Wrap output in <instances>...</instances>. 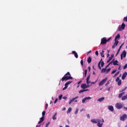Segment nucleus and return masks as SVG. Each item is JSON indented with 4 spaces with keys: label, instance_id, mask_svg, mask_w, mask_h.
I'll return each instance as SVG.
<instances>
[{
    "label": "nucleus",
    "instance_id": "nucleus-56",
    "mask_svg": "<svg viewBox=\"0 0 127 127\" xmlns=\"http://www.w3.org/2000/svg\"><path fill=\"white\" fill-rule=\"evenodd\" d=\"M110 66V64H108V65H107L106 66V67H105V68H106L107 69V68H108V67H109Z\"/></svg>",
    "mask_w": 127,
    "mask_h": 127
},
{
    "label": "nucleus",
    "instance_id": "nucleus-59",
    "mask_svg": "<svg viewBox=\"0 0 127 127\" xmlns=\"http://www.w3.org/2000/svg\"><path fill=\"white\" fill-rule=\"evenodd\" d=\"M119 53H120V52L118 51L116 55V56H118Z\"/></svg>",
    "mask_w": 127,
    "mask_h": 127
},
{
    "label": "nucleus",
    "instance_id": "nucleus-4",
    "mask_svg": "<svg viewBox=\"0 0 127 127\" xmlns=\"http://www.w3.org/2000/svg\"><path fill=\"white\" fill-rule=\"evenodd\" d=\"M125 27H126V24H125V23H123L122 24L121 26L119 27V31H122V30H124V29H125Z\"/></svg>",
    "mask_w": 127,
    "mask_h": 127
},
{
    "label": "nucleus",
    "instance_id": "nucleus-5",
    "mask_svg": "<svg viewBox=\"0 0 127 127\" xmlns=\"http://www.w3.org/2000/svg\"><path fill=\"white\" fill-rule=\"evenodd\" d=\"M78 98H79V97L76 96V97H75L72 98V99H70V100H69V105H70L71 103H72V102H74H74H75V103L77 102H78V101L75 100L77 99H78Z\"/></svg>",
    "mask_w": 127,
    "mask_h": 127
},
{
    "label": "nucleus",
    "instance_id": "nucleus-39",
    "mask_svg": "<svg viewBox=\"0 0 127 127\" xmlns=\"http://www.w3.org/2000/svg\"><path fill=\"white\" fill-rule=\"evenodd\" d=\"M45 111H44L43 112H42V117H45Z\"/></svg>",
    "mask_w": 127,
    "mask_h": 127
},
{
    "label": "nucleus",
    "instance_id": "nucleus-6",
    "mask_svg": "<svg viewBox=\"0 0 127 127\" xmlns=\"http://www.w3.org/2000/svg\"><path fill=\"white\" fill-rule=\"evenodd\" d=\"M115 106L118 110H120V109L123 108V105H122V103H117Z\"/></svg>",
    "mask_w": 127,
    "mask_h": 127
},
{
    "label": "nucleus",
    "instance_id": "nucleus-50",
    "mask_svg": "<svg viewBox=\"0 0 127 127\" xmlns=\"http://www.w3.org/2000/svg\"><path fill=\"white\" fill-rule=\"evenodd\" d=\"M58 101V99L56 98V100L54 101V103L56 104V103H57V101Z\"/></svg>",
    "mask_w": 127,
    "mask_h": 127
},
{
    "label": "nucleus",
    "instance_id": "nucleus-40",
    "mask_svg": "<svg viewBox=\"0 0 127 127\" xmlns=\"http://www.w3.org/2000/svg\"><path fill=\"white\" fill-rule=\"evenodd\" d=\"M49 125H50V122H48V123H47V124H46L45 127H48V126H49Z\"/></svg>",
    "mask_w": 127,
    "mask_h": 127
},
{
    "label": "nucleus",
    "instance_id": "nucleus-58",
    "mask_svg": "<svg viewBox=\"0 0 127 127\" xmlns=\"http://www.w3.org/2000/svg\"><path fill=\"white\" fill-rule=\"evenodd\" d=\"M41 123H42V122L41 121H39L38 122V125H40V124H41Z\"/></svg>",
    "mask_w": 127,
    "mask_h": 127
},
{
    "label": "nucleus",
    "instance_id": "nucleus-17",
    "mask_svg": "<svg viewBox=\"0 0 127 127\" xmlns=\"http://www.w3.org/2000/svg\"><path fill=\"white\" fill-rule=\"evenodd\" d=\"M72 54H74V57H75V58H78V54H77L76 51H73L72 52Z\"/></svg>",
    "mask_w": 127,
    "mask_h": 127
},
{
    "label": "nucleus",
    "instance_id": "nucleus-35",
    "mask_svg": "<svg viewBox=\"0 0 127 127\" xmlns=\"http://www.w3.org/2000/svg\"><path fill=\"white\" fill-rule=\"evenodd\" d=\"M127 64H126L125 66L123 67L124 70H125V69H127Z\"/></svg>",
    "mask_w": 127,
    "mask_h": 127
},
{
    "label": "nucleus",
    "instance_id": "nucleus-37",
    "mask_svg": "<svg viewBox=\"0 0 127 127\" xmlns=\"http://www.w3.org/2000/svg\"><path fill=\"white\" fill-rule=\"evenodd\" d=\"M104 65H105V63L103 61L101 62V67H103Z\"/></svg>",
    "mask_w": 127,
    "mask_h": 127
},
{
    "label": "nucleus",
    "instance_id": "nucleus-53",
    "mask_svg": "<svg viewBox=\"0 0 127 127\" xmlns=\"http://www.w3.org/2000/svg\"><path fill=\"white\" fill-rule=\"evenodd\" d=\"M90 83H91V81H89V80H86V83L87 84H90Z\"/></svg>",
    "mask_w": 127,
    "mask_h": 127
},
{
    "label": "nucleus",
    "instance_id": "nucleus-63",
    "mask_svg": "<svg viewBox=\"0 0 127 127\" xmlns=\"http://www.w3.org/2000/svg\"><path fill=\"white\" fill-rule=\"evenodd\" d=\"M123 47V45H121L120 46L119 49H122V48Z\"/></svg>",
    "mask_w": 127,
    "mask_h": 127
},
{
    "label": "nucleus",
    "instance_id": "nucleus-16",
    "mask_svg": "<svg viewBox=\"0 0 127 127\" xmlns=\"http://www.w3.org/2000/svg\"><path fill=\"white\" fill-rule=\"evenodd\" d=\"M108 109L109 111H111V112H114V107L113 106H109L108 107Z\"/></svg>",
    "mask_w": 127,
    "mask_h": 127
},
{
    "label": "nucleus",
    "instance_id": "nucleus-54",
    "mask_svg": "<svg viewBox=\"0 0 127 127\" xmlns=\"http://www.w3.org/2000/svg\"><path fill=\"white\" fill-rule=\"evenodd\" d=\"M63 99H64V100H66L67 99V97L66 96H64Z\"/></svg>",
    "mask_w": 127,
    "mask_h": 127
},
{
    "label": "nucleus",
    "instance_id": "nucleus-48",
    "mask_svg": "<svg viewBox=\"0 0 127 127\" xmlns=\"http://www.w3.org/2000/svg\"><path fill=\"white\" fill-rule=\"evenodd\" d=\"M86 101H87V100H86V98H84V99H83L82 100V102L83 103H85V102H86Z\"/></svg>",
    "mask_w": 127,
    "mask_h": 127
},
{
    "label": "nucleus",
    "instance_id": "nucleus-19",
    "mask_svg": "<svg viewBox=\"0 0 127 127\" xmlns=\"http://www.w3.org/2000/svg\"><path fill=\"white\" fill-rule=\"evenodd\" d=\"M87 62L88 64H90V63L92 62V58H91V57H89L87 59Z\"/></svg>",
    "mask_w": 127,
    "mask_h": 127
},
{
    "label": "nucleus",
    "instance_id": "nucleus-38",
    "mask_svg": "<svg viewBox=\"0 0 127 127\" xmlns=\"http://www.w3.org/2000/svg\"><path fill=\"white\" fill-rule=\"evenodd\" d=\"M111 39H112V37H110L107 40L106 39V42H109V41H110Z\"/></svg>",
    "mask_w": 127,
    "mask_h": 127
},
{
    "label": "nucleus",
    "instance_id": "nucleus-41",
    "mask_svg": "<svg viewBox=\"0 0 127 127\" xmlns=\"http://www.w3.org/2000/svg\"><path fill=\"white\" fill-rule=\"evenodd\" d=\"M85 99L87 101V100H91V99H92V98L91 97H88L85 98Z\"/></svg>",
    "mask_w": 127,
    "mask_h": 127
},
{
    "label": "nucleus",
    "instance_id": "nucleus-46",
    "mask_svg": "<svg viewBox=\"0 0 127 127\" xmlns=\"http://www.w3.org/2000/svg\"><path fill=\"white\" fill-rule=\"evenodd\" d=\"M47 108H48V104L45 105V110H47Z\"/></svg>",
    "mask_w": 127,
    "mask_h": 127
},
{
    "label": "nucleus",
    "instance_id": "nucleus-36",
    "mask_svg": "<svg viewBox=\"0 0 127 127\" xmlns=\"http://www.w3.org/2000/svg\"><path fill=\"white\" fill-rule=\"evenodd\" d=\"M116 72H117V69H115V70H113L112 72H111V74H115V73H116Z\"/></svg>",
    "mask_w": 127,
    "mask_h": 127
},
{
    "label": "nucleus",
    "instance_id": "nucleus-8",
    "mask_svg": "<svg viewBox=\"0 0 127 127\" xmlns=\"http://www.w3.org/2000/svg\"><path fill=\"white\" fill-rule=\"evenodd\" d=\"M102 123V120L99 119L98 122H97V126L99 127H103V123Z\"/></svg>",
    "mask_w": 127,
    "mask_h": 127
},
{
    "label": "nucleus",
    "instance_id": "nucleus-25",
    "mask_svg": "<svg viewBox=\"0 0 127 127\" xmlns=\"http://www.w3.org/2000/svg\"><path fill=\"white\" fill-rule=\"evenodd\" d=\"M107 71V69L106 68H104L101 70V73H105Z\"/></svg>",
    "mask_w": 127,
    "mask_h": 127
},
{
    "label": "nucleus",
    "instance_id": "nucleus-30",
    "mask_svg": "<svg viewBox=\"0 0 127 127\" xmlns=\"http://www.w3.org/2000/svg\"><path fill=\"white\" fill-rule=\"evenodd\" d=\"M110 71H111V68H109L107 70H106V73L108 74Z\"/></svg>",
    "mask_w": 127,
    "mask_h": 127
},
{
    "label": "nucleus",
    "instance_id": "nucleus-57",
    "mask_svg": "<svg viewBox=\"0 0 127 127\" xmlns=\"http://www.w3.org/2000/svg\"><path fill=\"white\" fill-rule=\"evenodd\" d=\"M121 60H123V55H121Z\"/></svg>",
    "mask_w": 127,
    "mask_h": 127
},
{
    "label": "nucleus",
    "instance_id": "nucleus-3",
    "mask_svg": "<svg viewBox=\"0 0 127 127\" xmlns=\"http://www.w3.org/2000/svg\"><path fill=\"white\" fill-rule=\"evenodd\" d=\"M127 119V114H124L120 117V120L122 121V122H125V121H126Z\"/></svg>",
    "mask_w": 127,
    "mask_h": 127
},
{
    "label": "nucleus",
    "instance_id": "nucleus-62",
    "mask_svg": "<svg viewBox=\"0 0 127 127\" xmlns=\"http://www.w3.org/2000/svg\"><path fill=\"white\" fill-rule=\"evenodd\" d=\"M87 117L89 119H90V115L88 114L87 115Z\"/></svg>",
    "mask_w": 127,
    "mask_h": 127
},
{
    "label": "nucleus",
    "instance_id": "nucleus-11",
    "mask_svg": "<svg viewBox=\"0 0 127 127\" xmlns=\"http://www.w3.org/2000/svg\"><path fill=\"white\" fill-rule=\"evenodd\" d=\"M91 123L93 124H97L98 122H99V119H92L91 120Z\"/></svg>",
    "mask_w": 127,
    "mask_h": 127
},
{
    "label": "nucleus",
    "instance_id": "nucleus-26",
    "mask_svg": "<svg viewBox=\"0 0 127 127\" xmlns=\"http://www.w3.org/2000/svg\"><path fill=\"white\" fill-rule=\"evenodd\" d=\"M115 45L118 46V44H119V41L115 40Z\"/></svg>",
    "mask_w": 127,
    "mask_h": 127
},
{
    "label": "nucleus",
    "instance_id": "nucleus-14",
    "mask_svg": "<svg viewBox=\"0 0 127 127\" xmlns=\"http://www.w3.org/2000/svg\"><path fill=\"white\" fill-rule=\"evenodd\" d=\"M71 83H72V81H71L66 82L64 84L65 88H68V85H70V84H71Z\"/></svg>",
    "mask_w": 127,
    "mask_h": 127
},
{
    "label": "nucleus",
    "instance_id": "nucleus-21",
    "mask_svg": "<svg viewBox=\"0 0 127 127\" xmlns=\"http://www.w3.org/2000/svg\"><path fill=\"white\" fill-rule=\"evenodd\" d=\"M105 100V97H102L101 98H99V99L97 100L98 102H102Z\"/></svg>",
    "mask_w": 127,
    "mask_h": 127
},
{
    "label": "nucleus",
    "instance_id": "nucleus-15",
    "mask_svg": "<svg viewBox=\"0 0 127 127\" xmlns=\"http://www.w3.org/2000/svg\"><path fill=\"white\" fill-rule=\"evenodd\" d=\"M114 56H115L114 54H113L112 55H111V57H109V59L107 61V63H109V62H110V61H111V60H112L113 59V58H114Z\"/></svg>",
    "mask_w": 127,
    "mask_h": 127
},
{
    "label": "nucleus",
    "instance_id": "nucleus-43",
    "mask_svg": "<svg viewBox=\"0 0 127 127\" xmlns=\"http://www.w3.org/2000/svg\"><path fill=\"white\" fill-rule=\"evenodd\" d=\"M95 54L97 56H99V52L98 51H96L95 52Z\"/></svg>",
    "mask_w": 127,
    "mask_h": 127
},
{
    "label": "nucleus",
    "instance_id": "nucleus-49",
    "mask_svg": "<svg viewBox=\"0 0 127 127\" xmlns=\"http://www.w3.org/2000/svg\"><path fill=\"white\" fill-rule=\"evenodd\" d=\"M100 54H101L102 57H103V58L105 57V55H104V54H103V53H101Z\"/></svg>",
    "mask_w": 127,
    "mask_h": 127
},
{
    "label": "nucleus",
    "instance_id": "nucleus-55",
    "mask_svg": "<svg viewBox=\"0 0 127 127\" xmlns=\"http://www.w3.org/2000/svg\"><path fill=\"white\" fill-rule=\"evenodd\" d=\"M82 83V80H80V81L77 82V84L79 85V84H81Z\"/></svg>",
    "mask_w": 127,
    "mask_h": 127
},
{
    "label": "nucleus",
    "instance_id": "nucleus-7",
    "mask_svg": "<svg viewBox=\"0 0 127 127\" xmlns=\"http://www.w3.org/2000/svg\"><path fill=\"white\" fill-rule=\"evenodd\" d=\"M107 77L105 78V79H103L99 83V86H102V85H104L105 83L107 81Z\"/></svg>",
    "mask_w": 127,
    "mask_h": 127
},
{
    "label": "nucleus",
    "instance_id": "nucleus-12",
    "mask_svg": "<svg viewBox=\"0 0 127 127\" xmlns=\"http://www.w3.org/2000/svg\"><path fill=\"white\" fill-rule=\"evenodd\" d=\"M121 55H122V56H123L124 58H126V57L127 56V52L126 51V50L123 51Z\"/></svg>",
    "mask_w": 127,
    "mask_h": 127
},
{
    "label": "nucleus",
    "instance_id": "nucleus-47",
    "mask_svg": "<svg viewBox=\"0 0 127 127\" xmlns=\"http://www.w3.org/2000/svg\"><path fill=\"white\" fill-rule=\"evenodd\" d=\"M127 87H126L125 88L123 89L121 92H124V91H126L127 90Z\"/></svg>",
    "mask_w": 127,
    "mask_h": 127
},
{
    "label": "nucleus",
    "instance_id": "nucleus-18",
    "mask_svg": "<svg viewBox=\"0 0 127 127\" xmlns=\"http://www.w3.org/2000/svg\"><path fill=\"white\" fill-rule=\"evenodd\" d=\"M89 91V89H81L79 91V93L81 94V93H83V92H87Z\"/></svg>",
    "mask_w": 127,
    "mask_h": 127
},
{
    "label": "nucleus",
    "instance_id": "nucleus-9",
    "mask_svg": "<svg viewBox=\"0 0 127 127\" xmlns=\"http://www.w3.org/2000/svg\"><path fill=\"white\" fill-rule=\"evenodd\" d=\"M112 62H113V65H119V64H118V63H119V61H118V60L115 61V59H114L112 60Z\"/></svg>",
    "mask_w": 127,
    "mask_h": 127
},
{
    "label": "nucleus",
    "instance_id": "nucleus-51",
    "mask_svg": "<svg viewBox=\"0 0 127 127\" xmlns=\"http://www.w3.org/2000/svg\"><path fill=\"white\" fill-rule=\"evenodd\" d=\"M116 46H115V45L114 44V45L112 46V48H113V49H115V48H116Z\"/></svg>",
    "mask_w": 127,
    "mask_h": 127
},
{
    "label": "nucleus",
    "instance_id": "nucleus-33",
    "mask_svg": "<svg viewBox=\"0 0 127 127\" xmlns=\"http://www.w3.org/2000/svg\"><path fill=\"white\" fill-rule=\"evenodd\" d=\"M90 77H91V75H90V74H89V75H88V76H87V78H86V80L89 81V80H90Z\"/></svg>",
    "mask_w": 127,
    "mask_h": 127
},
{
    "label": "nucleus",
    "instance_id": "nucleus-61",
    "mask_svg": "<svg viewBox=\"0 0 127 127\" xmlns=\"http://www.w3.org/2000/svg\"><path fill=\"white\" fill-rule=\"evenodd\" d=\"M109 84H110V82L108 81L107 84L105 85V86H107V85H109Z\"/></svg>",
    "mask_w": 127,
    "mask_h": 127
},
{
    "label": "nucleus",
    "instance_id": "nucleus-60",
    "mask_svg": "<svg viewBox=\"0 0 127 127\" xmlns=\"http://www.w3.org/2000/svg\"><path fill=\"white\" fill-rule=\"evenodd\" d=\"M67 89V88H66V86H65V87L63 89V91H64V90Z\"/></svg>",
    "mask_w": 127,
    "mask_h": 127
},
{
    "label": "nucleus",
    "instance_id": "nucleus-22",
    "mask_svg": "<svg viewBox=\"0 0 127 127\" xmlns=\"http://www.w3.org/2000/svg\"><path fill=\"white\" fill-rule=\"evenodd\" d=\"M127 94L124 96H123L122 98V101H125V100H127Z\"/></svg>",
    "mask_w": 127,
    "mask_h": 127
},
{
    "label": "nucleus",
    "instance_id": "nucleus-32",
    "mask_svg": "<svg viewBox=\"0 0 127 127\" xmlns=\"http://www.w3.org/2000/svg\"><path fill=\"white\" fill-rule=\"evenodd\" d=\"M101 64V62H99L98 63V68L100 69V70H101L102 68L101 67V66L100 65Z\"/></svg>",
    "mask_w": 127,
    "mask_h": 127
},
{
    "label": "nucleus",
    "instance_id": "nucleus-44",
    "mask_svg": "<svg viewBox=\"0 0 127 127\" xmlns=\"http://www.w3.org/2000/svg\"><path fill=\"white\" fill-rule=\"evenodd\" d=\"M120 77H118L117 79H116V82H119L120 81Z\"/></svg>",
    "mask_w": 127,
    "mask_h": 127
},
{
    "label": "nucleus",
    "instance_id": "nucleus-23",
    "mask_svg": "<svg viewBox=\"0 0 127 127\" xmlns=\"http://www.w3.org/2000/svg\"><path fill=\"white\" fill-rule=\"evenodd\" d=\"M125 93H126V92H122V93L119 94V98H122V97H123V95H125Z\"/></svg>",
    "mask_w": 127,
    "mask_h": 127
},
{
    "label": "nucleus",
    "instance_id": "nucleus-28",
    "mask_svg": "<svg viewBox=\"0 0 127 127\" xmlns=\"http://www.w3.org/2000/svg\"><path fill=\"white\" fill-rule=\"evenodd\" d=\"M119 74H120V71H119L118 72H117L113 76V78H115V77H117V76H118L119 75Z\"/></svg>",
    "mask_w": 127,
    "mask_h": 127
},
{
    "label": "nucleus",
    "instance_id": "nucleus-13",
    "mask_svg": "<svg viewBox=\"0 0 127 127\" xmlns=\"http://www.w3.org/2000/svg\"><path fill=\"white\" fill-rule=\"evenodd\" d=\"M127 71H125V73L123 74L122 77V80H125L126 79V77H127Z\"/></svg>",
    "mask_w": 127,
    "mask_h": 127
},
{
    "label": "nucleus",
    "instance_id": "nucleus-64",
    "mask_svg": "<svg viewBox=\"0 0 127 127\" xmlns=\"http://www.w3.org/2000/svg\"><path fill=\"white\" fill-rule=\"evenodd\" d=\"M109 56H110V54L108 53L107 55V57H109Z\"/></svg>",
    "mask_w": 127,
    "mask_h": 127
},
{
    "label": "nucleus",
    "instance_id": "nucleus-34",
    "mask_svg": "<svg viewBox=\"0 0 127 127\" xmlns=\"http://www.w3.org/2000/svg\"><path fill=\"white\" fill-rule=\"evenodd\" d=\"M40 121H41V122H43L44 121V117H42L40 119Z\"/></svg>",
    "mask_w": 127,
    "mask_h": 127
},
{
    "label": "nucleus",
    "instance_id": "nucleus-24",
    "mask_svg": "<svg viewBox=\"0 0 127 127\" xmlns=\"http://www.w3.org/2000/svg\"><path fill=\"white\" fill-rule=\"evenodd\" d=\"M56 116H57V113H56L53 116V120H56Z\"/></svg>",
    "mask_w": 127,
    "mask_h": 127
},
{
    "label": "nucleus",
    "instance_id": "nucleus-20",
    "mask_svg": "<svg viewBox=\"0 0 127 127\" xmlns=\"http://www.w3.org/2000/svg\"><path fill=\"white\" fill-rule=\"evenodd\" d=\"M121 38V35L120 34H118L117 36L115 38V40H118V39H120Z\"/></svg>",
    "mask_w": 127,
    "mask_h": 127
},
{
    "label": "nucleus",
    "instance_id": "nucleus-27",
    "mask_svg": "<svg viewBox=\"0 0 127 127\" xmlns=\"http://www.w3.org/2000/svg\"><path fill=\"white\" fill-rule=\"evenodd\" d=\"M71 111H72V108H69L68 109L67 111V113L69 114V113H70Z\"/></svg>",
    "mask_w": 127,
    "mask_h": 127
},
{
    "label": "nucleus",
    "instance_id": "nucleus-29",
    "mask_svg": "<svg viewBox=\"0 0 127 127\" xmlns=\"http://www.w3.org/2000/svg\"><path fill=\"white\" fill-rule=\"evenodd\" d=\"M122 85V80H120L118 82V85L121 86Z\"/></svg>",
    "mask_w": 127,
    "mask_h": 127
},
{
    "label": "nucleus",
    "instance_id": "nucleus-45",
    "mask_svg": "<svg viewBox=\"0 0 127 127\" xmlns=\"http://www.w3.org/2000/svg\"><path fill=\"white\" fill-rule=\"evenodd\" d=\"M80 64L82 66H83V60H81L80 61Z\"/></svg>",
    "mask_w": 127,
    "mask_h": 127
},
{
    "label": "nucleus",
    "instance_id": "nucleus-1",
    "mask_svg": "<svg viewBox=\"0 0 127 127\" xmlns=\"http://www.w3.org/2000/svg\"><path fill=\"white\" fill-rule=\"evenodd\" d=\"M73 77L71 76V74H70L69 72H67L63 77L62 78V82H64V81H68V80H72Z\"/></svg>",
    "mask_w": 127,
    "mask_h": 127
},
{
    "label": "nucleus",
    "instance_id": "nucleus-52",
    "mask_svg": "<svg viewBox=\"0 0 127 127\" xmlns=\"http://www.w3.org/2000/svg\"><path fill=\"white\" fill-rule=\"evenodd\" d=\"M74 114H75V115L77 114H78V109H76V110H75Z\"/></svg>",
    "mask_w": 127,
    "mask_h": 127
},
{
    "label": "nucleus",
    "instance_id": "nucleus-42",
    "mask_svg": "<svg viewBox=\"0 0 127 127\" xmlns=\"http://www.w3.org/2000/svg\"><path fill=\"white\" fill-rule=\"evenodd\" d=\"M62 97H63V95H61L60 96H59V99L61 100L62 99Z\"/></svg>",
    "mask_w": 127,
    "mask_h": 127
},
{
    "label": "nucleus",
    "instance_id": "nucleus-2",
    "mask_svg": "<svg viewBox=\"0 0 127 127\" xmlns=\"http://www.w3.org/2000/svg\"><path fill=\"white\" fill-rule=\"evenodd\" d=\"M100 44L101 45H105V44H107V38L104 37L101 39Z\"/></svg>",
    "mask_w": 127,
    "mask_h": 127
},
{
    "label": "nucleus",
    "instance_id": "nucleus-10",
    "mask_svg": "<svg viewBox=\"0 0 127 127\" xmlns=\"http://www.w3.org/2000/svg\"><path fill=\"white\" fill-rule=\"evenodd\" d=\"M81 89H83V90L87 89V84L86 83L81 84Z\"/></svg>",
    "mask_w": 127,
    "mask_h": 127
},
{
    "label": "nucleus",
    "instance_id": "nucleus-31",
    "mask_svg": "<svg viewBox=\"0 0 127 127\" xmlns=\"http://www.w3.org/2000/svg\"><path fill=\"white\" fill-rule=\"evenodd\" d=\"M87 72H88V70H87V69H85L84 71V78H85L86 76H87Z\"/></svg>",
    "mask_w": 127,
    "mask_h": 127
}]
</instances>
